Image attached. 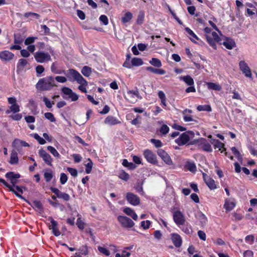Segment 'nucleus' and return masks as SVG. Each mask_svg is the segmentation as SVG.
Segmentation results:
<instances>
[{"label": "nucleus", "mask_w": 257, "mask_h": 257, "mask_svg": "<svg viewBox=\"0 0 257 257\" xmlns=\"http://www.w3.org/2000/svg\"><path fill=\"white\" fill-rule=\"evenodd\" d=\"M10 111L13 113H17L20 111L19 105L17 103L12 105L10 106Z\"/></svg>", "instance_id": "obj_58"}, {"label": "nucleus", "mask_w": 257, "mask_h": 257, "mask_svg": "<svg viewBox=\"0 0 257 257\" xmlns=\"http://www.w3.org/2000/svg\"><path fill=\"white\" fill-rule=\"evenodd\" d=\"M143 182H142L141 184L138 183L135 186V188L137 192L143 195L145 194V192L143 190Z\"/></svg>", "instance_id": "obj_50"}, {"label": "nucleus", "mask_w": 257, "mask_h": 257, "mask_svg": "<svg viewBox=\"0 0 257 257\" xmlns=\"http://www.w3.org/2000/svg\"><path fill=\"white\" fill-rule=\"evenodd\" d=\"M194 137V133L192 131H187L182 133L178 138L175 140V142L179 146H182L189 143L190 140Z\"/></svg>", "instance_id": "obj_3"}, {"label": "nucleus", "mask_w": 257, "mask_h": 257, "mask_svg": "<svg viewBox=\"0 0 257 257\" xmlns=\"http://www.w3.org/2000/svg\"><path fill=\"white\" fill-rule=\"evenodd\" d=\"M6 177L9 179L12 184L13 187L18 183V180L21 177L19 174H16L13 172H9L6 174Z\"/></svg>", "instance_id": "obj_15"}, {"label": "nucleus", "mask_w": 257, "mask_h": 257, "mask_svg": "<svg viewBox=\"0 0 257 257\" xmlns=\"http://www.w3.org/2000/svg\"><path fill=\"white\" fill-rule=\"evenodd\" d=\"M131 64L132 66H139L143 64V61L141 58L135 57L132 59Z\"/></svg>", "instance_id": "obj_35"}, {"label": "nucleus", "mask_w": 257, "mask_h": 257, "mask_svg": "<svg viewBox=\"0 0 257 257\" xmlns=\"http://www.w3.org/2000/svg\"><path fill=\"white\" fill-rule=\"evenodd\" d=\"M81 73L84 76L88 77L91 73V68L88 66H85L82 68Z\"/></svg>", "instance_id": "obj_40"}, {"label": "nucleus", "mask_w": 257, "mask_h": 257, "mask_svg": "<svg viewBox=\"0 0 257 257\" xmlns=\"http://www.w3.org/2000/svg\"><path fill=\"white\" fill-rule=\"evenodd\" d=\"M123 212L127 215L130 216L134 220H137L138 215L132 209L129 207L125 208L123 209Z\"/></svg>", "instance_id": "obj_29"}, {"label": "nucleus", "mask_w": 257, "mask_h": 257, "mask_svg": "<svg viewBox=\"0 0 257 257\" xmlns=\"http://www.w3.org/2000/svg\"><path fill=\"white\" fill-rule=\"evenodd\" d=\"M150 141L157 148L161 147L162 146V142H161V141H160L159 140L152 139Z\"/></svg>", "instance_id": "obj_63"}, {"label": "nucleus", "mask_w": 257, "mask_h": 257, "mask_svg": "<svg viewBox=\"0 0 257 257\" xmlns=\"http://www.w3.org/2000/svg\"><path fill=\"white\" fill-rule=\"evenodd\" d=\"M126 199L131 205L137 206L140 203L139 197L133 193L128 192L126 194Z\"/></svg>", "instance_id": "obj_10"}, {"label": "nucleus", "mask_w": 257, "mask_h": 257, "mask_svg": "<svg viewBox=\"0 0 257 257\" xmlns=\"http://www.w3.org/2000/svg\"><path fill=\"white\" fill-rule=\"evenodd\" d=\"M149 62L151 65L156 67L159 68L162 66V63L161 61L159 59L156 58H152V59Z\"/></svg>", "instance_id": "obj_39"}, {"label": "nucleus", "mask_w": 257, "mask_h": 257, "mask_svg": "<svg viewBox=\"0 0 257 257\" xmlns=\"http://www.w3.org/2000/svg\"><path fill=\"white\" fill-rule=\"evenodd\" d=\"M39 154L47 165L52 166V159L48 153L43 150H40Z\"/></svg>", "instance_id": "obj_16"}, {"label": "nucleus", "mask_w": 257, "mask_h": 257, "mask_svg": "<svg viewBox=\"0 0 257 257\" xmlns=\"http://www.w3.org/2000/svg\"><path fill=\"white\" fill-rule=\"evenodd\" d=\"M203 176L206 184L210 190H214L217 188L215 181L213 179L205 174H203Z\"/></svg>", "instance_id": "obj_19"}, {"label": "nucleus", "mask_w": 257, "mask_h": 257, "mask_svg": "<svg viewBox=\"0 0 257 257\" xmlns=\"http://www.w3.org/2000/svg\"><path fill=\"white\" fill-rule=\"evenodd\" d=\"M50 190L57 195V198L62 199L65 201L70 200V197L68 194L60 191L58 189L54 187H51Z\"/></svg>", "instance_id": "obj_14"}, {"label": "nucleus", "mask_w": 257, "mask_h": 257, "mask_svg": "<svg viewBox=\"0 0 257 257\" xmlns=\"http://www.w3.org/2000/svg\"><path fill=\"white\" fill-rule=\"evenodd\" d=\"M43 100L46 106L48 108H52L53 105L54 104V101H50L46 97H43Z\"/></svg>", "instance_id": "obj_53"}, {"label": "nucleus", "mask_w": 257, "mask_h": 257, "mask_svg": "<svg viewBox=\"0 0 257 257\" xmlns=\"http://www.w3.org/2000/svg\"><path fill=\"white\" fill-rule=\"evenodd\" d=\"M13 147L17 151L20 152L22 147H28L29 144L23 141L15 139L12 144Z\"/></svg>", "instance_id": "obj_17"}, {"label": "nucleus", "mask_w": 257, "mask_h": 257, "mask_svg": "<svg viewBox=\"0 0 257 257\" xmlns=\"http://www.w3.org/2000/svg\"><path fill=\"white\" fill-rule=\"evenodd\" d=\"M169 127L166 124H163L160 129V132L162 135H166L169 131Z\"/></svg>", "instance_id": "obj_57"}, {"label": "nucleus", "mask_w": 257, "mask_h": 257, "mask_svg": "<svg viewBox=\"0 0 257 257\" xmlns=\"http://www.w3.org/2000/svg\"><path fill=\"white\" fill-rule=\"evenodd\" d=\"M235 206V203L229 199H226L225 201V203L224 205V207L226 211H230L232 210L234 207Z\"/></svg>", "instance_id": "obj_26"}, {"label": "nucleus", "mask_w": 257, "mask_h": 257, "mask_svg": "<svg viewBox=\"0 0 257 257\" xmlns=\"http://www.w3.org/2000/svg\"><path fill=\"white\" fill-rule=\"evenodd\" d=\"M34 138L39 142V143L41 145H44L46 143L45 140L41 138L39 135L37 134H35L34 135Z\"/></svg>", "instance_id": "obj_60"}, {"label": "nucleus", "mask_w": 257, "mask_h": 257, "mask_svg": "<svg viewBox=\"0 0 257 257\" xmlns=\"http://www.w3.org/2000/svg\"><path fill=\"white\" fill-rule=\"evenodd\" d=\"M54 78L52 76H48L40 79L36 85L38 90L47 91L55 86Z\"/></svg>", "instance_id": "obj_1"}, {"label": "nucleus", "mask_w": 257, "mask_h": 257, "mask_svg": "<svg viewBox=\"0 0 257 257\" xmlns=\"http://www.w3.org/2000/svg\"><path fill=\"white\" fill-rule=\"evenodd\" d=\"M118 177L125 181H127L130 178V175L128 173L123 170H121L118 173Z\"/></svg>", "instance_id": "obj_36"}, {"label": "nucleus", "mask_w": 257, "mask_h": 257, "mask_svg": "<svg viewBox=\"0 0 257 257\" xmlns=\"http://www.w3.org/2000/svg\"><path fill=\"white\" fill-rule=\"evenodd\" d=\"M181 226H180L181 229L186 234H191L192 233V229L191 226L188 223L185 224V223L183 225H181Z\"/></svg>", "instance_id": "obj_28"}, {"label": "nucleus", "mask_w": 257, "mask_h": 257, "mask_svg": "<svg viewBox=\"0 0 257 257\" xmlns=\"http://www.w3.org/2000/svg\"><path fill=\"white\" fill-rule=\"evenodd\" d=\"M205 37L210 46L214 49H216V45L215 44L216 41L208 35H205Z\"/></svg>", "instance_id": "obj_44"}, {"label": "nucleus", "mask_w": 257, "mask_h": 257, "mask_svg": "<svg viewBox=\"0 0 257 257\" xmlns=\"http://www.w3.org/2000/svg\"><path fill=\"white\" fill-rule=\"evenodd\" d=\"M133 18V15L131 12H126L124 17L121 18V21L123 23L128 22Z\"/></svg>", "instance_id": "obj_42"}, {"label": "nucleus", "mask_w": 257, "mask_h": 257, "mask_svg": "<svg viewBox=\"0 0 257 257\" xmlns=\"http://www.w3.org/2000/svg\"><path fill=\"white\" fill-rule=\"evenodd\" d=\"M31 206L35 209L41 211L43 209L42 203L38 200H34L32 202Z\"/></svg>", "instance_id": "obj_41"}, {"label": "nucleus", "mask_w": 257, "mask_h": 257, "mask_svg": "<svg viewBox=\"0 0 257 257\" xmlns=\"http://www.w3.org/2000/svg\"><path fill=\"white\" fill-rule=\"evenodd\" d=\"M45 117L51 122H55L56 119L51 112H46L44 114Z\"/></svg>", "instance_id": "obj_56"}, {"label": "nucleus", "mask_w": 257, "mask_h": 257, "mask_svg": "<svg viewBox=\"0 0 257 257\" xmlns=\"http://www.w3.org/2000/svg\"><path fill=\"white\" fill-rule=\"evenodd\" d=\"M197 143L198 144L199 147L202 149L203 151L207 152H211L212 151L211 145L204 138H201L199 140L191 141L189 142V144L194 145Z\"/></svg>", "instance_id": "obj_4"}, {"label": "nucleus", "mask_w": 257, "mask_h": 257, "mask_svg": "<svg viewBox=\"0 0 257 257\" xmlns=\"http://www.w3.org/2000/svg\"><path fill=\"white\" fill-rule=\"evenodd\" d=\"M37 39V37H28L25 41V44L26 45H29L33 43Z\"/></svg>", "instance_id": "obj_61"}, {"label": "nucleus", "mask_w": 257, "mask_h": 257, "mask_svg": "<svg viewBox=\"0 0 257 257\" xmlns=\"http://www.w3.org/2000/svg\"><path fill=\"white\" fill-rule=\"evenodd\" d=\"M104 122V123L110 125H113L121 123L120 121H119L118 119L111 115L107 116L105 119Z\"/></svg>", "instance_id": "obj_22"}, {"label": "nucleus", "mask_w": 257, "mask_h": 257, "mask_svg": "<svg viewBox=\"0 0 257 257\" xmlns=\"http://www.w3.org/2000/svg\"><path fill=\"white\" fill-rule=\"evenodd\" d=\"M34 58L38 63H44L51 61V57L47 52L43 51H37L34 54Z\"/></svg>", "instance_id": "obj_6"}, {"label": "nucleus", "mask_w": 257, "mask_h": 257, "mask_svg": "<svg viewBox=\"0 0 257 257\" xmlns=\"http://www.w3.org/2000/svg\"><path fill=\"white\" fill-rule=\"evenodd\" d=\"M186 167L191 172H195L196 171V166L194 163L187 162Z\"/></svg>", "instance_id": "obj_45"}, {"label": "nucleus", "mask_w": 257, "mask_h": 257, "mask_svg": "<svg viewBox=\"0 0 257 257\" xmlns=\"http://www.w3.org/2000/svg\"><path fill=\"white\" fill-rule=\"evenodd\" d=\"M18 160L17 153L16 151H13L11 155L10 163L12 165L16 164L18 163Z\"/></svg>", "instance_id": "obj_32"}, {"label": "nucleus", "mask_w": 257, "mask_h": 257, "mask_svg": "<svg viewBox=\"0 0 257 257\" xmlns=\"http://www.w3.org/2000/svg\"><path fill=\"white\" fill-rule=\"evenodd\" d=\"M146 70L150 71L153 73L157 74L159 75L165 74L166 71L162 69L155 68L151 66H148L146 68Z\"/></svg>", "instance_id": "obj_27"}, {"label": "nucleus", "mask_w": 257, "mask_h": 257, "mask_svg": "<svg viewBox=\"0 0 257 257\" xmlns=\"http://www.w3.org/2000/svg\"><path fill=\"white\" fill-rule=\"evenodd\" d=\"M47 150L55 157L60 158V155L58 151L53 147L48 146L47 147Z\"/></svg>", "instance_id": "obj_46"}, {"label": "nucleus", "mask_w": 257, "mask_h": 257, "mask_svg": "<svg viewBox=\"0 0 257 257\" xmlns=\"http://www.w3.org/2000/svg\"><path fill=\"white\" fill-rule=\"evenodd\" d=\"M240 70L246 77L252 79L250 69L247 64L243 60L240 61L238 63Z\"/></svg>", "instance_id": "obj_8"}, {"label": "nucleus", "mask_w": 257, "mask_h": 257, "mask_svg": "<svg viewBox=\"0 0 257 257\" xmlns=\"http://www.w3.org/2000/svg\"><path fill=\"white\" fill-rule=\"evenodd\" d=\"M77 216H78V218L77 220L76 225L80 229L82 230L84 228V223L81 219V215L78 214Z\"/></svg>", "instance_id": "obj_47"}, {"label": "nucleus", "mask_w": 257, "mask_h": 257, "mask_svg": "<svg viewBox=\"0 0 257 257\" xmlns=\"http://www.w3.org/2000/svg\"><path fill=\"white\" fill-rule=\"evenodd\" d=\"M197 217L202 226L206 225L207 222V218L206 216L202 213L200 212L198 213Z\"/></svg>", "instance_id": "obj_33"}, {"label": "nucleus", "mask_w": 257, "mask_h": 257, "mask_svg": "<svg viewBox=\"0 0 257 257\" xmlns=\"http://www.w3.org/2000/svg\"><path fill=\"white\" fill-rule=\"evenodd\" d=\"M206 85L209 89L220 91L221 89V87L217 83L213 82H207Z\"/></svg>", "instance_id": "obj_31"}, {"label": "nucleus", "mask_w": 257, "mask_h": 257, "mask_svg": "<svg viewBox=\"0 0 257 257\" xmlns=\"http://www.w3.org/2000/svg\"><path fill=\"white\" fill-rule=\"evenodd\" d=\"M98 250L100 253L106 256H109L110 254V251L106 248H105L104 247L98 246Z\"/></svg>", "instance_id": "obj_54"}, {"label": "nucleus", "mask_w": 257, "mask_h": 257, "mask_svg": "<svg viewBox=\"0 0 257 257\" xmlns=\"http://www.w3.org/2000/svg\"><path fill=\"white\" fill-rule=\"evenodd\" d=\"M0 182L2 183L6 187L8 188L9 190L14 193L18 197L26 200V199L21 195L19 194L15 191V188L13 186L8 184L4 179L0 178Z\"/></svg>", "instance_id": "obj_23"}, {"label": "nucleus", "mask_w": 257, "mask_h": 257, "mask_svg": "<svg viewBox=\"0 0 257 257\" xmlns=\"http://www.w3.org/2000/svg\"><path fill=\"white\" fill-rule=\"evenodd\" d=\"M197 109L199 111H206L207 112H210L212 111V108L209 105H200L197 107Z\"/></svg>", "instance_id": "obj_37"}, {"label": "nucleus", "mask_w": 257, "mask_h": 257, "mask_svg": "<svg viewBox=\"0 0 257 257\" xmlns=\"http://www.w3.org/2000/svg\"><path fill=\"white\" fill-rule=\"evenodd\" d=\"M117 220L121 226L125 228H131L135 225L134 222L126 216L119 215L117 217Z\"/></svg>", "instance_id": "obj_7"}, {"label": "nucleus", "mask_w": 257, "mask_h": 257, "mask_svg": "<svg viewBox=\"0 0 257 257\" xmlns=\"http://www.w3.org/2000/svg\"><path fill=\"white\" fill-rule=\"evenodd\" d=\"M15 57V55L7 50H4L0 52V59L2 61L7 63L12 60Z\"/></svg>", "instance_id": "obj_11"}, {"label": "nucleus", "mask_w": 257, "mask_h": 257, "mask_svg": "<svg viewBox=\"0 0 257 257\" xmlns=\"http://www.w3.org/2000/svg\"><path fill=\"white\" fill-rule=\"evenodd\" d=\"M61 90L64 94L62 97L65 99H70L72 101H75L79 98V95L68 87H63Z\"/></svg>", "instance_id": "obj_5"}, {"label": "nucleus", "mask_w": 257, "mask_h": 257, "mask_svg": "<svg viewBox=\"0 0 257 257\" xmlns=\"http://www.w3.org/2000/svg\"><path fill=\"white\" fill-rule=\"evenodd\" d=\"M24 41L23 38L20 35H15L14 36V43L15 44L20 45Z\"/></svg>", "instance_id": "obj_52"}, {"label": "nucleus", "mask_w": 257, "mask_h": 257, "mask_svg": "<svg viewBox=\"0 0 257 257\" xmlns=\"http://www.w3.org/2000/svg\"><path fill=\"white\" fill-rule=\"evenodd\" d=\"M173 220L178 226L183 225L185 222L184 216L180 211H176L174 212Z\"/></svg>", "instance_id": "obj_13"}, {"label": "nucleus", "mask_w": 257, "mask_h": 257, "mask_svg": "<svg viewBox=\"0 0 257 257\" xmlns=\"http://www.w3.org/2000/svg\"><path fill=\"white\" fill-rule=\"evenodd\" d=\"M49 219L50 220L51 224L49 225V229L53 230L57 227L58 223L56 221L54 220L52 217H50Z\"/></svg>", "instance_id": "obj_62"}, {"label": "nucleus", "mask_w": 257, "mask_h": 257, "mask_svg": "<svg viewBox=\"0 0 257 257\" xmlns=\"http://www.w3.org/2000/svg\"><path fill=\"white\" fill-rule=\"evenodd\" d=\"M210 143L213 145L215 149H218V150L220 151L221 153H222L223 150H225V149L221 150L222 148H224V145L219 140L216 139H212L210 141Z\"/></svg>", "instance_id": "obj_25"}, {"label": "nucleus", "mask_w": 257, "mask_h": 257, "mask_svg": "<svg viewBox=\"0 0 257 257\" xmlns=\"http://www.w3.org/2000/svg\"><path fill=\"white\" fill-rule=\"evenodd\" d=\"M180 79L184 81L188 85L192 86L194 84L193 78L189 75L180 76Z\"/></svg>", "instance_id": "obj_30"}, {"label": "nucleus", "mask_w": 257, "mask_h": 257, "mask_svg": "<svg viewBox=\"0 0 257 257\" xmlns=\"http://www.w3.org/2000/svg\"><path fill=\"white\" fill-rule=\"evenodd\" d=\"M212 36L213 37V39L218 43L222 44V40L223 39L224 37L222 36V37H220L218 34L216 32H212Z\"/></svg>", "instance_id": "obj_51"}, {"label": "nucleus", "mask_w": 257, "mask_h": 257, "mask_svg": "<svg viewBox=\"0 0 257 257\" xmlns=\"http://www.w3.org/2000/svg\"><path fill=\"white\" fill-rule=\"evenodd\" d=\"M223 38H224V40H223V39L222 40L221 44L224 46L227 49L231 50L235 46V43L232 39L226 37H224Z\"/></svg>", "instance_id": "obj_20"}, {"label": "nucleus", "mask_w": 257, "mask_h": 257, "mask_svg": "<svg viewBox=\"0 0 257 257\" xmlns=\"http://www.w3.org/2000/svg\"><path fill=\"white\" fill-rule=\"evenodd\" d=\"M122 164L124 167H127L130 169H134L136 168V166L133 163L128 162L126 159H124Z\"/></svg>", "instance_id": "obj_43"}, {"label": "nucleus", "mask_w": 257, "mask_h": 257, "mask_svg": "<svg viewBox=\"0 0 257 257\" xmlns=\"http://www.w3.org/2000/svg\"><path fill=\"white\" fill-rule=\"evenodd\" d=\"M88 254V250L86 247H82V249L79 252H76L77 256L81 257L82 255H86Z\"/></svg>", "instance_id": "obj_55"}, {"label": "nucleus", "mask_w": 257, "mask_h": 257, "mask_svg": "<svg viewBox=\"0 0 257 257\" xmlns=\"http://www.w3.org/2000/svg\"><path fill=\"white\" fill-rule=\"evenodd\" d=\"M188 111L190 113L192 112V110L190 109H186L182 111V113L184 115L183 116V119L185 122L192 121L193 120V119L191 115H185L186 112Z\"/></svg>", "instance_id": "obj_38"}, {"label": "nucleus", "mask_w": 257, "mask_h": 257, "mask_svg": "<svg viewBox=\"0 0 257 257\" xmlns=\"http://www.w3.org/2000/svg\"><path fill=\"white\" fill-rule=\"evenodd\" d=\"M28 105L33 114H36L37 109V105L33 99L29 101Z\"/></svg>", "instance_id": "obj_34"}, {"label": "nucleus", "mask_w": 257, "mask_h": 257, "mask_svg": "<svg viewBox=\"0 0 257 257\" xmlns=\"http://www.w3.org/2000/svg\"><path fill=\"white\" fill-rule=\"evenodd\" d=\"M65 75L71 81L75 80L80 84H87V82L86 81V80L81 76V75L78 71L74 69H69L65 73Z\"/></svg>", "instance_id": "obj_2"}, {"label": "nucleus", "mask_w": 257, "mask_h": 257, "mask_svg": "<svg viewBox=\"0 0 257 257\" xmlns=\"http://www.w3.org/2000/svg\"><path fill=\"white\" fill-rule=\"evenodd\" d=\"M135 96L139 98V92L138 90H130L127 92V95L125 97L126 99L130 102L133 103L135 100L134 99Z\"/></svg>", "instance_id": "obj_21"}, {"label": "nucleus", "mask_w": 257, "mask_h": 257, "mask_svg": "<svg viewBox=\"0 0 257 257\" xmlns=\"http://www.w3.org/2000/svg\"><path fill=\"white\" fill-rule=\"evenodd\" d=\"M157 154L164 162L168 165H173V162L169 155L163 149H158Z\"/></svg>", "instance_id": "obj_12"}, {"label": "nucleus", "mask_w": 257, "mask_h": 257, "mask_svg": "<svg viewBox=\"0 0 257 257\" xmlns=\"http://www.w3.org/2000/svg\"><path fill=\"white\" fill-rule=\"evenodd\" d=\"M144 156L149 163L154 165L157 164L158 161L156 155L152 151L148 149L145 150Z\"/></svg>", "instance_id": "obj_9"}, {"label": "nucleus", "mask_w": 257, "mask_h": 257, "mask_svg": "<svg viewBox=\"0 0 257 257\" xmlns=\"http://www.w3.org/2000/svg\"><path fill=\"white\" fill-rule=\"evenodd\" d=\"M171 238L175 247H179L182 245V240L179 234L175 233H172Z\"/></svg>", "instance_id": "obj_18"}, {"label": "nucleus", "mask_w": 257, "mask_h": 257, "mask_svg": "<svg viewBox=\"0 0 257 257\" xmlns=\"http://www.w3.org/2000/svg\"><path fill=\"white\" fill-rule=\"evenodd\" d=\"M151 225V222L149 220L143 221L141 222V226L145 229H148Z\"/></svg>", "instance_id": "obj_64"}, {"label": "nucleus", "mask_w": 257, "mask_h": 257, "mask_svg": "<svg viewBox=\"0 0 257 257\" xmlns=\"http://www.w3.org/2000/svg\"><path fill=\"white\" fill-rule=\"evenodd\" d=\"M89 162L85 165V172L87 174H89L91 172L93 163L92 161L88 159Z\"/></svg>", "instance_id": "obj_48"}, {"label": "nucleus", "mask_w": 257, "mask_h": 257, "mask_svg": "<svg viewBox=\"0 0 257 257\" xmlns=\"http://www.w3.org/2000/svg\"><path fill=\"white\" fill-rule=\"evenodd\" d=\"M28 63V61L26 59H19L17 65V71H22L25 70Z\"/></svg>", "instance_id": "obj_24"}, {"label": "nucleus", "mask_w": 257, "mask_h": 257, "mask_svg": "<svg viewBox=\"0 0 257 257\" xmlns=\"http://www.w3.org/2000/svg\"><path fill=\"white\" fill-rule=\"evenodd\" d=\"M44 177L46 182H50L53 178L52 171L49 170V171L45 172L44 174Z\"/></svg>", "instance_id": "obj_49"}, {"label": "nucleus", "mask_w": 257, "mask_h": 257, "mask_svg": "<svg viewBox=\"0 0 257 257\" xmlns=\"http://www.w3.org/2000/svg\"><path fill=\"white\" fill-rule=\"evenodd\" d=\"M68 180V177L66 174L65 173H61L60 174V182L61 184L64 185L65 184Z\"/></svg>", "instance_id": "obj_59"}]
</instances>
